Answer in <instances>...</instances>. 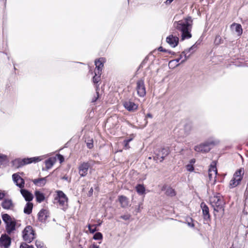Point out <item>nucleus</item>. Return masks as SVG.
<instances>
[{
	"label": "nucleus",
	"instance_id": "f257e3e1",
	"mask_svg": "<svg viewBox=\"0 0 248 248\" xmlns=\"http://www.w3.org/2000/svg\"><path fill=\"white\" fill-rule=\"evenodd\" d=\"M192 23V18L189 16L184 20L174 22L173 27L181 33V40L183 41L191 37Z\"/></svg>",
	"mask_w": 248,
	"mask_h": 248
},
{
	"label": "nucleus",
	"instance_id": "f03ea898",
	"mask_svg": "<svg viewBox=\"0 0 248 248\" xmlns=\"http://www.w3.org/2000/svg\"><path fill=\"white\" fill-rule=\"evenodd\" d=\"M219 141L214 138H210L203 143L197 145L194 147V150L196 152L207 153L211 149V146L218 144Z\"/></svg>",
	"mask_w": 248,
	"mask_h": 248
},
{
	"label": "nucleus",
	"instance_id": "7ed1b4c3",
	"mask_svg": "<svg viewBox=\"0 0 248 248\" xmlns=\"http://www.w3.org/2000/svg\"><path fill=\"white\" fill-rule=\"evenodd\" d=\"M210 202L215 211L224 213V202L219 194L211 197Z\"/></svg>",
	"mask_w": 248,
	"mask_h": 248
},
{
	"label": "nucleus",
	"instance_id": "20e7f679",
	"mask_svg": "<svg viewBox=\"0 0 248 248\" xmlns=\"http://www.w3.org/2000/svg\"><path fill=\"white\" fill-rule=\"evenodd\" d=\"M42 159L41 156L33 157L31 158H27L24 159H16L13 161V164L16 168H19L21 166L30 164L31 163H36Z\"/></svg>",
	"mask_w": 248,
	"mask_h": 248
},
{
	"label": "nucleus",
	"instance_id": "39448f33",
	"mask_svg": "<svg viewBox=\"0 0 248 248\" xmlns=\"http://www.w3.org/2000/svg\"><path fill=\"white\" fill-rule=\"evenodd\" d=\"M34 232L32 227L27 226L23 231V238L27 243H31L34 238Z\"/></svg>",
	"mask_w": 248,
	"mask_h": 248
},
{
	"label": "nucleus",
	"instance_id": "423d86ee",
	"mask_svg": "<svg viewBox=\"0 0 248 248\" xmlns=\"http://www.w3.org/2000/svg\"><path fill=\"white\" fill-rule=\"evenodd\" d=\"M57 193L56 200H58L59 206L62 207V209L65 210L67 207V197L62 191H57Z\"/></svg>",
	"mask_w": 248,
	"mask_h": 248
},
{
	"label": "nucleus",
	"instance_id": "0eeeda50",
	"mask_svg": "<svg viewBox=\"0 0 248 248\" xmlns=\"http://www.w3.org/2000/svg\"><path fill=\"white\" fill-rule=\"evenodd\" d=\"M94 161L90 160L89 162H83L78 167V173L81 177H85L88 173L89 168L93 165Z\"/></svg>",
	"mask_w": 248,
	"mask_h": 248
},
{
	"label": "nucleus",
	"instance_id": "6e6552de",
	"mask_svg": "<svg viewBox=\"0 0 248 248\" xmlns=\"http://www.w3.org/2000/svg\"><path fill=\"white\" fill-rule=\"evenodd\" d=\"M136 90L139 96L144 97L145 95L146 89L143 79H140L137 81Z\"/></svg>",
	"mask_w": 248,
	"mask_h": 248
},
{
	"label": "nucleus",
	"instance_id": "1a4fd4ad",
	"mask_svg": "<svg viewBox=\"0 0 248 248\" xmlns=\"http://www.w3.org/2000/svg\"><path fill=\"white\" fill-rule=\"evenodd\" d=\"M169 154L168 149L163 148L159 150L157 154L154 156V159L156 161L162 162L164 158Z\"/></svg>",
	"mask_w": 248,
	"mask_h": 248
},
{
	"label": "nucleus",
	"instance_id": "9d476101",
	"mask_svg": "<svg viewBox=\"0 0 248 248\" xmlns=\"http://www.w3.org/2000/svg\"><path fill=\"white\" fill-rule=\"evenodd\" d=\"M123 105L126 109L131 112H134L136 111L138 108V105L130 100H127L124 101L123 103Z\"/></svg>",
	"mask_w": 248,
	"mask_h": 248
},
{
	"label": "nucleus",
	"instance_id": "9b49d317",
	"mask_svg": "<svg viewBox=\"0 0 248 248\" xmlns=\"http://www.w3.org/2000/svg\"><path fill=\"white\" fill-rule=\"evenodd\" d=\"M104 58H101L95 61V68L94 74L101 75L102 68L104 66Z\"/></svg>",
	"mask_w": 248,
	"mask_h": 248
},
{
	"label": "nucleus",
	"instance_id": "f8f14e48",
	"mask_svg": "<svg viewBox=\"0 0 248 248\" xmlns=\"http://www.w3.org/2000/svg\"><path fill=\"white\" fill-rule=\"evenodd\" d=\"M179 38L173 35H170L166 38V42L172 47H176L179 43Z\"/></svg>",
	"mask_w": 248,
	"mask_h": 248
},
{
	"label": "nucleus",
	"instance_id": "ddd939ff",
	"mask_svg": "<svg viewBox=\"0 0 248 248\" xmlns=\"http://www.w3.org/2000/svg\"><path fill=\"white\" fill-rule=\"evenodd\" d=\"M12 178L14 182L17 186L21 189L24 187V180L18 174L16 173L13 174Z\"/></svg>",
	"mask_w": 248,
	"mask_h": 248
},
{
	"label": "nucleus",
	"instance_id": "4468645a",
	"mask_svg": "<svg viewBox=\"0 0 248 248\" xmlns=\"http://www.w3.org/2000/svg\"><path fill=\"white\" fill-rule=\"evenodd\" d=\"M11 238L6 235H2L0 238V246L4 248H8L11 245Z\"/></svg>",
	"mask_w": 248,
	"mask_h": 248
},
{
	"label": "nucleus",
	"instance_id": "2eb2a0df",
	"mask_svg": "<svg viewBox=\"0 0 248 248\" xmlns=\"http://www.w3.org/2000/svg\"><path fill=\"white\" fill-rule=\"evenodd\" d=\"M196 45H194L190 48L186 49L183 51V54H184V59L181 61V63L184 62L189 58L191 54L194 52V49L196 48Z\"/></svg>",
	"mask_w": 248,
	"mask_h": 248
},
{
	"label": "nucleus",
	"instance_id": "dca6fc26",
	"mask_svg": "<svg viewBox=\"0 0 248 248\" xmlns=\"http://www.w3.org/2000/svg\"><path fill=\"white\" fill-rule=\"evenodd\" d=\"M1 206L4 209L12 210L14 207V204L11 199H5L1 202Z\"/></svg>",
	"mask_w": 248,
	"mask_h": 248
},
{
	"label": "nucleus",
	"instance_id": "f3484780",
	"mask_svg": "<svg viewBox=\"0 0 248 248\" xmlns=\"http://www.w3.org/2000/svg\"><path fill=\"white\" fill-rule=\"evenodd\" d=\"M217 170L216 167L211 166L208 170V177L210 181H216Z\"/></svg>",
	"mask_w": 248,
	"mask_h": 248
},
{
	"label": "nucleus",
	"instance_id": "a211bd4d",
	"mask_svg": "<svg viewBox=\"0 0 248 248\" xmlns=\"http://www.w3.org/2000/svg\"><path fill=\"white\" fill-rule=\"evenodd\" d=\"M48 217V211L46 209H42L38 214V220L41 222H45Z\"/></svg>",
	"mask_w": 248,
	"mask_h": 248
},
{
	"label": "nucleus",
	"instance_id": "6ab92c4d",
	"mask_svg": "<svg viewBox=\"0 0 248 248\" xmlns=\"http://www.w3.org/2000/svg\"><path fill=\"white\" fill-rule=\"evenodd\" d=\"M20 193L22 196L24 198L27 202H31L32 200L33 196V195L28 190L25 189H21Z\"/></svg>",
	"mask_w": 248,
	"mask_h": 248
},
{
	"label": "nucleus",
	"instance_id": "aec40b11",
	"mask_svg": "<svg viewBox=\"0 0 248 248\" xmlns=\"http://www.w3.org/2000/svg\"><path fill=\"white\" fill-rule=\"evenodd\" d=\"M231 29L232 31L236 33L238 35H240L242 33V28L241 25L237 23H233L231 26Z\"/></svg>",
	"mask_w": 248,
	"mask_h": 248
},
{
	"label": "nucleus",
	"instance_id": "412c9836",
	"mask_svg": "<svg viewBox=\"0 0 248 248\" xmlns=\"http://www.w3.org/2000/svg\"><path fill=\"white\" fill-rule=\"evenodd\" d=\"M46 178L47 177L40 178L38 179H35L32 180V181L35 186H37L42 187L46 185L47 181Z\"/></svg>",
	"mask_w": 248,
	"mask_h": 248
},
{
	"label": "nucleus",
	"instance_id": "4be33fe9",
	"mask_svg": "<svg viewBox=\"0 0 248 248\" xmlns=\"http://www.w3.org/2000/svg\"><path fill=\"white\" fill-rule=\"evenodd\" d=\"M118 200L122 207L125 208L128 206L129 201L128 198L126 197L123 195L119 196Z\"/></svg>",
	"mask_w": 248,
	"mask_h": 248
},
{
	"label": "nucleus",
	"instance_id": "5701e85b",
	"mask_svg": "<svg viewBox=\"0 0 248 248\" xmlns=\"http://www.w3.org/2000/svg\"><path fill=\"white\" fill-rule=\"evenodd\" d=\"M6 229L7 232L10 234L13 231L15 230L16 223L12 220L6 223Z\"/></svg>",
	"mask_w": 248,
	"mask_h": 248
},
{
	"label": "nucleus",
	"instance_id": "b1692460",
	"mask_svg": "<svg viewBox=\"0 0 248 248\" xmlns=\"http://www.w3.org/2000/svg\"><path fill=\"white\" fill-rule=\"evenodd\" d=\"M162 190H165V193L168 196L172 197L175 195V192L174 190L170 186H164L162 188Z\"/></svg>",
	"mask_w": 248,
	"mask_h": 248
},
{
	"label": "nucleus",
	"instance_id": "393cba45",
	"mask_svg": "<svg viewBox=\"0 0 248 248\" xmlns=\"http://www.w3.org/2000/svg\"><path fill=\"white\" fill-rule=\"evenodd\" d=\"M201 207L202 210L203 215L205 219H208L210 217L209 208L208 206L204 203H202Z\"/></svg>",
	"mask_w": 248,
	"mask_h": 248
},
{
	"label": "nucleus",
	"instance_id": "a878e982",
	"mask_svg": "<svg viewBox=\"0 0 248 248\" xmlns=\"http://www.w3.org/2000/svg\"><path fill=\"white\" fill-rule=\"evenodd\" d=\"M35 196L37 202L40 203L45 200V196L44 194L39 191L35 192Z\"/></svg>",
	"mask_w": 248,
	"mask_h": 248
},
{
	"label": "nucleus",
	"instance_id": "bb28decb",
	"mask_svg": "<svg viewBox=\"0 0 248 248\" xmlns=\"http://www.w3.org/2000/svg\"><path fill=\"white\" fill-rule=\"evenodd\" d=\"M55 159L53 158H49L46 160L45 161V164L46 170H49L51 168L55 163Z\"/></svg>",
	"mask_w": 248,
	"mask_h": 248
},
{
	"label": "nucleus",
	"instance_id": "cd10ccee",
	"mask_svg": "<svg viewBox=\"0 0 248 248\" xmlns=\"http://www.w3.org/2000/svg\"><path fill=\"white\" fill-rule=\"evenodd\" d=\"M32 207H33V204L31 202H28L26 203V204L24 207V213L28 214V215L30 214L32 212Z\"/></svg>",
	"mask_w": 248,
	"mask_h": 248
},
{
	"label": "nucleus",
	"instance_id": "c85d7f7f",
	"mask_svg": "<svg viewBox=\"0 0 248 248\" xmlns=\"http://www.w3.org/2000/svg\"><path fill=\"white\" fill-rule=\"evenodd\" d=\"M241 181L240 179H237L234 177L230 181L229 187L230 188H234L237 186L240 183Z\"/></svg>",
	"mask_w": 248,
	"mask_h": 248
},
{
	"label": "nucleus",
	"instance_id": "c756f323",
	"mask_svg": "<svg viewBox=\"0 0 248 248\" xmlns=\"http://www.w3.org/2000/svg\"><path fill=\"white\" fill-rule=\"evenodd\" d=\"M244 170L242 169H240L235 171V172L233 174V177L237 179H240L241 181L243 178V175L244 174Z\"/></svg>",
	"mask_w": 248,
	"mask_h": 248
},
{
	"label": "nucleus",
	"instance_id": "7c9ffc66",
	"mask_svg": "<svg viewBox=\"0 0 248 248\" xmlns=\"http://www.w3.org/2000/svg\"><path fill=\"white\" fill-rule=\"evenodd\" d=\"M137 192L140 195H142L145 192V187L143 185L141 184L138 185L136 187Z\"/></svg>",
	"mask_w": 248,
	"mask_h": 248
},
{
	"label": "nucleus",
	"instance_id": "2f4dec72",
	"mask_svg": "<svg viewBox=\"0 0 248 248\" xmlns=\"http://www.w3.org/2000/svg\"><path fill=\"white\" fill-rule=\"evenodd\" d=\"M223 43V40L222 39L221 36L219 35H217L214 40L215 45L218 46Z\"/></svg>",
	"mask_w": 248,
	"mask_h": 248
},
{
	"label": "nucleus",
	"instance_id": "473e14b6",
	"mask_svg": "<svg viewBox=\"0 0 248 248\" xmlns=\"http://www.w3.org/2000/svg\"><path fill=\"white\" fill-rule=\"evenodd\" d=\"M186 223L188 226L190 228H194L195 226L194 224L193 223V220L191 217H188L186 218Z\"/></svg>",
	"mask_w": 248,
	"mask_h": 248
},
{
	"label": "nucleus",
	"instance_id": "72a5a7b5",
	"mask_svg": "<svg viewBox=\"0 0 248 248\" xmlns=\"http://www.w3.org/2000/svg\"><path fill=\"white\" fill-rule=\"evenodd\" d=\"M2 218L5 223L12 221L10 216L7 214H3L2 216Z\"/></svg>",
	"mask_w": 248,
	"mask_h": 248
},
{
	"label": "nucleus",
	"instance_id": "f704fd0d",
	"mask_svg": "<svg viewBox=\"0 0 248 248\" xmlns=\"http://www.w3.org/2000/svg\"><path fill=\"white\" fill-rule=\"evenodd\" d=\"M102 238H103L102 234L100 232H97L95 233L94 234L93 237V238L94 240H101V239H102Z\"/></svg>",
	"mask_w": 248,
	"mask_h": 248
},
{
	"label": "nucleus",
	"instance_id": "c9c22d12",
	"mask_svg": "<svg viewBox=\"0 0 248 248\" xmlns=\"http://www.w3.org/2000/svg\"><path fill=\"white\" fill-rule=\"evenodd\" d=\"M101 75H96L93 76V81L94 83H97L100 80V76Z\"/></svg>",
	"mask_w": 248,
	"mask_h": 248
},
{
	"label": "nucleus",
	"instance_id": "e433bc0d",
	"mask_svg": "<svg viewBox=\"0 0 248 248\" xmlns=\"http://www.w3.org/2000/svg\"><path fill=\"white\" fill-rule=\"evenodd\" d=\"M7 157L6 155L0 154V163L2 164L4 162L6 161Z\"/></svg>",
	"mask_w": 248,
	"mask_h": 248
},
{
	"label": "nucleus",
	"instance_id": "4c0bfd02",
	"mask_svg": "<svg viewBox=\"0 0 248 248\" xmlns=\"http://www.w3.org/2000/svg\"><path fill=\"white\" fill-rule=\"evenodd\" d=\"M35 246L37 248H44L43 243L40 241H36L35 242Z\"/></svg>",
	"mask_w": 248,
	"mask_h": 248
},
{
	"label": "nucleus",
	"instance_id": "58836bf2",
	"mask_svg": "<svg viewBox=\"0 0 248 248\" xmlns=\"http://www.w3.org/2000/svg\"><path fill=\"white\" fill-rule=\"evenodd\" d=\"M187 170L189 171H193L194 170V167L192 164H188L186 166Z\"/></svg>",
	"mask_w": 248,
	"mask_h": 248
},
{
	"label": "nucleus",
	"instance_id": "ea45409f",
	"mask_svg": "<svg viewBox=\"0 0 248 248\" xmlns=\"http://www.w3.org/2000/svg\"><path fill=\"white\" fill-rule=\"evenodd\" d=\"M130 217V216L129 215H124L121 216V218L125 220H128Z\"/></svg>",
	"mask_w": 248,
	"mask_h": 248
},
{
	"label": "nucleus",
	"instance_id": "a19ab883",
	"mask_svg": "<svg viewBox=\"0 0 248 248\" xmlns=\"http://www.w3.org/2000/svg\"><path fill=\"white\" fill-rule=\"evenodd\" d=\"M88 229L90 232L91 233H93L96 231V228L94 227L93 229L92 228V226L91 225H88Z\"/></svg>",
	"mask_w": 248,
	"mask_h": 248
},
{
	"label": "nucleus",
	"instance_id": "79ce46f5",
	"mask_svg": "<svg viewBox=\"0 0 248 248\" xmlns=\"http://www.w3.org/2000/svg\"><path fill=\"white\" fill-rule=\"evenodd\" d=\"M99 97V94H98V92L97 91V88L96 89V96H95L93 99H92V102H95L97 100V99Z\"/></svg>",
	"mask_w": 248,
	"mask_h": 248
},
{
	"label": "nucleus",
	"instance_id": "37998d69",
	"mask_svg": "<svg viewBox=\"0 0 248 248\" xmlns=\"http://www.w3.org/2000/svg\"><path fill=\"white\" fill-rule=\"evenodd\" d=\"M62 179L65 180L67 181L68 183H70L71 182V178H69L67 176L64 175L62 177Z\"/></svg>",
	"mask_w": 248,
	"mask_h": 248
},
{
	"label": "nucleus",
	"instance_id": "c03bdc74",
	"mask_svg": "<svg viewBox=\"0 0 248 248\" xmlns=\"http://www.w3.org/2000/svg\"><path fill=\"white\" fill-rule=\"evenodd\" d=\"M87 146L88 148L92 149L93 147V141H91V142H88L87 143Z\"/></svg>",
	"mask_w": 248,
	"mask_h": 248
},
{
	"label": "nucleus",
	"instance_id": "a18cd8bd",
	"mask_svg": "<svg viewBox=\"0 0 248 248\" xmlns=\"http://www.w3.org/2000/svg\"><path fill=\"white\" fill-rule=\"evenodd\" d=\"M28 246L27 244L23 243L20 245V248H28Z\"/></svg>",
	"mask_w": 248,
	"mask_h": 248
},
{
	"label": "nucleus",
	"instance_id": "49530a36",
	"mask_svg": "<svg viewBox=\"0 0 248 248\" xmlns=\"http://www.w3.org/2000/svg\"><path fill=\"white\" fill-rule=\"evenodd\" d=\"M5 196V194L4 192H0V200L3 199Z\"/></svg>",
	"mask_w": 248,
	"mask_h": 248
},
{
	"label": "nucleus",
	"instance_id": "de8ad7c7",
	"mask_svg": "<svg viewBox=\"0 0 248 248\" xmlns=\"http://www.w3.org/2000/svg\"><path fill=\"white\" fill-rule=\"evenodd\" d=\"M58 158L59 159L60 162H62L64 160V158L62 155H59Z\"/></svg>",
	"mask_w": 248,
	"mask_h": 248
},
{
	"label": "nucleus",
	"instance_id": "09e8293b",
	"mask_svg": "<svg viewBox=\"0 0 248 248\" xmlns=\"http://www.w3.org/2000/svg\"><path fill=\"white\" fill-rule=\"evenodd\" d=\"M180 60H181V58H178V59H176L175 60L171 61L169 62V64H170V63H171L172 62H178L180 61Z\"/></svg>",
	"mask_w": 248,
	"mask_h": 248
},
{
	"label": "nucleus",
	"instance_id": "8fccbe9b",
	"mask_svg": "<svg viewBox=\"0 0 248 248\" xmlns=\"http://www.w3.org/2000/svg\"><path fill=\"white\" fill-rule=\"evenodd\" d=\"M174 0H166L165 3L167 5L170 4Z\"/></svg>",
	"mask_w": 248,
	"mask_h": 248
},
{
	"label": "nucleus",
	"instance_id": "3c124183",
	"mask_svg": "<svg viewBox=\"0 0 248 248\" xmlns=\"http://www.w3.org/2000/svg\"><path fill=\"white\" fill-rule=\"evenodd\" d=\"M90 248H99V246H97L95 244H93L91 247H90Z\"/></svg>",
	"mask_w": 248,
	"mask_h": 248
},
{
	"label": "nucleus",
	"instance_id": "603ef678",
	"mask_svg": "<svg viewBox=\"0 0 248 248\" xmlns=\"http://www.w3.org/2000/svg\"><path fill=\"white\" fill-rule=\"evenodd\" d=\"M158 50H159L160 51H163V52L166 51V49L163 48L162 46H160L158 48Z\"/></svg>",
	"mask_w": 248,
	"mask_h": 248
},
{
	"label": "nucleus",
	"instance_id": "864d4df0",
	"mask_svg": "<svg viewBox=\"0 0 248 248\" xmlns=\"http://www.w3.org/2000/svg\"><path fill=\"white\" fill-rule=\"evenodd\" d=\"M179 58H181V60L182 59V61L184 59V54H183V51L180 54V57Z\"/></svg>",
	"mask_w": 248,
	"mask_h": 248
},
{
	"label": "nucleus",
	"instance_id": "5fc2aeb1",
	"mask_svg": "<svg viewBox=\"0 0 248 248\" xmlns=\"http://www.w3.org/2000/svg\"><path fill=\"white\" fill-rule=\"evenodd\" d=\"M124 146L127 149L129 147L128 146V144L129 143H127V142L125 140H124Z\"/></svg>",
	"mask_w": 248,
	"mask_h": 248
},
{
	"label": "nucleus",
	"instance_id": "6e6d98bb",
	"mask_svg": "<svg viewBox=\"0 0 248 248\" xmlns=\"http://www.w3.org/2000/svg\"><path fill=\"white\" fill-rule=\"evenodd\" d=\"M195 159H191L190 161V164H194V163H195Z\"/></svg>",
	"mask_w": 248,
	"mask_h": 248
},
{
	"label": "nucleus",
	"instance_id": "4d7b16f0",
	"mask_svg": "<svg viewBox=\"0 0 248 248\" xmlns=\"http://www.w3.org/2000/svg\"><path fill=\"white\" fill-rule=\"evenodd\" d=\"M132 140V138H130V139L125 140L126 141L127 143H129Z\"/></svg>",
	"mask_w": 248,
	"mask_h": 248
},
{
	"label": "nucleus",
	"instance_id": "13d9d810",
	"mask_svg": "<svg viewBox=\"0 0 248 248\" xmlns=\"http://www.w3.org/2000/svg\"><path fill=\"white\" fill-rule=\"evenodd\" d=\"M93 192V188H91L89 191V194L90 195H91V194H92Z\"/></svg>",
	"mask_w": 248,
	"mask_h": 248
},
{
	"label": "nucleus",
	"instance_id": "bf43d9fd",
	"mask_svg": "<svg viewBox=\"0 0 248 248\" xmlns=\"http://www.w3.org/2000/svg\"><path fill=\"white\" fill-rule=\"evenodd\" d=\"M146 117L152 118V114H150V113H148V114H147Z\"/></svg>",
	"mask_w": 248,
	"mask_h": 248
},
{
	"label": "nucleus",
	"instance_id": "052dcab7",
	"mask_svg": "<svg viewBox=\"0 0 248 248\" xmlns=\"http://www.w3.org/2000/svg\"><path fill=\"white\" fill-rule=\"evenodd\" d=\"M28 248H34V247L32 246H28Z\"/></svg>",
	"mask_w": 248,
	"mask_h": 248
},
{
	"label": "nucleus",
	"instance_id": "680f3d73",
	"mask_svg": "<svg viewBox=\"0 0 248 248\" xmlns=\"http://www.w3.org/2000/svg\"><path fill=\"white\" fill-rule=\"evenodd\" d=\"M179 65V63H178V64H176V66H178Z\"/></svg>",
	"mask_w": 248,
	"mask_h": 248
}]
</instances>
